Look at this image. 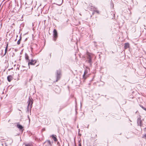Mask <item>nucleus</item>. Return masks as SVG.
<instances>
[{
    "instance_id": "nucleus-1",
    "label": "nucleus",
    "mask_w": 146,
    "mask_h": 146,
    "mask_svg": "<svg viewBox=\"0 0 146 146\" xmlns=\"http://www.w3.org/2000/svg\"><path fill=\"white\" fill-rule=\"evenodd\" d=\"M86 55V62L89 63L90 66H92L93 63V55L88 52L87 53Z\"/></svg>"
},
{
    "instance_id": "nucleus-2",
    "label": "nucleus",
    "mask_w": 146,
    "mask_h": 146,
    "mask_svg": "<svg viewBox=\"0 0 146 146\" xmlns=\"http://www.w3.org/2000/svg\"><path fill=\"white\" fill-rule=\"evenodd\" d=\"M28 103V106L27 107V110L29 111V108L31 109L32 107V104H33V99L32 98H31L30 97L29 98L28 101L27 102Z\"/></svg>"
},
{
    "instance_id": "nucleus-3",
    "label": "nucleus",
    "mask_w": 146,
    "mask_h": 146,
    "mask_svg": "<svg viewBox=\"0 0 146 146\" xmlns=\"http://www.w3.org/2000/svg\"><path fill=\"white\" fill-rule=\"evenodd\" d=\"M56 82H57L60 78L61 76V72L60 70H57L56 74Z\"/></svg>"
},
{
    "instance_id": "nucleus-4",
    "label": "nucleus",
    "mask_w": 146,
    "mask_h": 146,
    "mask_svg": "<svg viewBox=\"0 0 146 146\" xmlns=\"http://www.w3.org/2000/svg\"><path fill=\"white\" fill-rule=\"evenodd\" d=\"M36 63V60H35L31 59V60H29L28 61V65L29 66V68H30L29 65H34L35 63Z\"/></svg>"
},
{
    "instance_id": "nucleus-5",
    "label": "nucleus",
    "mask_w": 146,
    "mask_h": 146,
    "mask_svg": "<svg viewBox=\"0 0 146 146\" xmlns=\"http://www.w3.org/2000/svg\"><path fill=\"white\" fill-rule=\"evenodd\" d=\"M53 36L54 37L53 40L55 41L58 37V33L56 30L54 29L53 31Z\"/></svg>"
},
{
    "instance_id": "nucleus-6",
    "label": "nucleus",
    "mask_w": 146,
    "mask_h": 146,
    "mask_svg": "<svg viewBox=\"0 0 146 146\" xmlns=\"http://www.w3.org/2000/svg\"><path fill=\"white\" fill-rule=\"evenodd\" d=\"M17 127L18 128H19L20 130L22 131V132L24 130V129H23V126L22 125H20L19 123H17Z\"/></svg>"
},
{
    "instance_id": "nucleus-7",
    "label": "nucleus",
    "mask_w": 146,
    "mask_h": 146,
    "mask_svg": "<svg viewBox=\"0 0 146 146\" xmlns=\"http://www.w3.org/2000/svg\"><path fill=\"white\" fill-rule=\"evenodd\" d=\"M88 73V70L87 69H86L85 70L84 74L83 75V78L84 79H86L87 77L88 76V75L87 74Z\"/></svg>"
},
{
    "instance_id": "nucleus-8",
    "label": "nucleus",
    "mask_w": 146,
    "mask_h": 146,
    "mask_svg": "<svg viewBox=\"0 0 146 146\" xmlns=\"http://www.w3.org/2000/svg\"><path fill=\"white\" fill-rule=\"evenodd\" d=\"M137 124L138 125H139L140 126L142 125V121L141 118H139L137 119Z\"/></svg>"
},
{
    "instance_id": "nucleus-9",
    "label": "nucleus",
    "mask_w": 146,
    "mask_h": 146,
    "mask_svg": "<svg viewBox=\"0 0 146 146\" xmlns=\"http://www.w3.org/2000/svg\"><path fill=\"white\" fill-rule=\"evenodd\" d=\"M56 135H52L51 137H52V139H53L54 141L55 142L57 141V139L56 137Z\"/></svg>"
},
{
    "instance_id": "nucleus-10",
    "label": "nucleus",
    "mask_w": 146,
    "mask_h": 146,
    "mask_svg": "<svg viewBox=\"0 0 146 146\" xmlns=\"http://www.w3.org/2000/svg\"><path fill=\"white\" fill-rule=\"evenodd\" d=\"M129 47V43H125L124 46L125 49H127Z\"/></svg>"
},
{
    "instance_id": "nucleus-11",
    "label": "nucleus",
    "mask_w": 146,
    "mask_h": 146,
    "mask_svg": "<svg viewBox=\"0 0 146 146\" xmlns=\"http://www.w3.org/2000/svg\"><path fill=\"white\" fill-rule=\"evenodd\" d=\"M13 79V78L11 76H9L7 77L8 81L9 82H10Z\"/></svg>"
},
{
    "instance_id": "nucleus-12",
    "label": "nucleus",
    "mask_w": 146,
    "mask_h": 146,
    "mask_svg": "<svg viewBox=\"0 0 146 146\" xmlns=\"http://www.w3.org/2000/svg\"><path fill=\"white\" fill-rule=\"evenodd\" d=\"M8 43L7 44V46L5 48V53L3 55H1V57H3V56H4L5 54H6L7 49L8 48Z\"/></svg>"
},
{
    "instance_id": "nucleus-13",
    "label": "nucleus",
    "mask_w": 146,
    "mask_h": 146,
    "mask_svg": "<svg viewBox=\"0 0 146 146\" xmlns=\"http://www.w3.org/2000/svg\"><path fill=\"white\" fill-rule=\"evenodd\" d=\"M47 143L48 146H51V145H52L51 143L49 140H47L45 142V143Z\"/></svg>"
},
{
    "instance_id": "nucleus-14",
    "label": "nucleus",
    "mask_w": 146,
    "mask_h": 146,
    "mask_svg": "<svg viewBox=\"0 0 146 146\" xmlns=\"http://www.w3.org/2000/svg\"><path fill=\"white\" fill-rule=\"evenodd\" d=\"M25 58L26 60L28 61H29V60H30L29 59V57L28 54L26 53L25 54Z\"/></svg>"
},
{
    "instance_id": "nucleus-15",
    "label": "nucleus",
    "mask_w": 146,
    "mask_h": 146,
    "mask_svg": "<svg viewBox=\"0 0 146 146\" xmlns=\"http://www.w3.org/2000/svg\"><path fill=\"white\" fill-rule=\"evenodd\" d=\"M21 39H19V40L17 42V44H18V45H19L20 44V41H21Z\"/></svg>"
},
{
    "instance_id": "nucleus-16",
    "label": "nucleus",
    "mask_w": 146,
    "mask_h": 146,
    "mask_svg": "<svg viewBox=\"0 0 146 146\" xmlns=\"http://www.w3.org/2000/svg\"><path fill=\"white\" fill-rule=\"evenodd\" d=\"M140 106L142 109L146 111V108H145V107H143L141 105Z\"/></svg>"
},
{
    "instance_id": "nucleus-17",
    "label": "nucleus",
    "mask_w": 146,
    "mask_h": 146,
    "mask_svg": "<svg viewBox=\"0 0 146 146\" xmlns=\"http://www.w3.org/2000/svg\"><path fill=\"white\" fill-rule=\"evenodd\" d=\"M94 12H96V13H97L99 14V11H98V10H94Z\"/></svg>"
},
{
    "instance_id": "nucleus-18",
    "label": "nucleus",
    "mask_w": 146,
    "mask_h": 146,
    "mask_svg": "<svg viewBox=\"0 0 146 146\" xmlns=\"http://www.w3.org/2000/svg\"><path fill=\"white\" fill-rule=\"evenodd\" d=\"M3 50H1V53L0 54V55L1 56V55H3Z\"/></svg>"
},
{
    "instance_id": "nucleus-19",
    "label": "nucleus",
    "mask_w": 146,
    "mask_h": 146,
    "mask_svg": "<svg viewBox=\"0 0 146 146\" xmlns=\"http://www.w3.org/2000/svg\"><path fill=\"white\" fill-rule=\"evenodd\" d=\"M146 137V134H144L143 135V136L142 137H143V138H145V137Z\"/></svg>"
},
{
    "instance_id": "nucleus-20",
    "label": "nucleus",
    "mask_w": 146,
    "mask_h": 146,
    "mask_svg": "<svg viewBox=\"0 0 146 146\" xmlns=\"http://www.w3.org/2000/svg\"><path fill=\"white\" fill-rule=\"evenodd\" d=\"M64 108V107H63L62 108H60L59 109V111H60L62 108Z\"/></svg>"
},
{
    "instance_id": "nucleus-21",
    "label": "nucleus",
    "mask_w": 146,
    "mask_h": 146,
    "mask_svg": "<svg viewBox=\"0 0 146 146\" xmlns=\"http://www.w3.org/2000/svg\"><path fill=\"white\" fill-rule=\"evenodd\" d=\"M25 146H31L29 144H27V145H26Z\"/></svg>"
},
{
    "instance_id": "nucleus-22",
    "label": "nucleus",
    "mask_w": 146,
    "mask_h": 146,
    "mask_svg": "<svg viewBox=\"0 0 146 146\" xmlns=\"http://www.w3.org/2000/svg\"><path fill=\"white\" fill-rule=\"evenodd\" d=\"M78 146H81V143H79L78 144Z\"/></svg>"
},
{
    "instance_id": "nucleus-23",
    "label": "nucleus",
    "mask_w": 146,
    "mask_h": 146,
    "mask_svg": "<svg viewBox=\"0 0 146 146\" xmlns=\"http://www.w3.org/2000/svg\"><path fill=\"white\" fill-rule=\"evenodd\" d=\"M144 131H146V127L144 128Z\"/></svg>"
},
{
    "instance_id": "nucleus-24",
    "label": "nucleus",
    "mask_w": 146,
    "mask_h": 146,
    "mask_svg": "<svg viewBox=\"0 0 146 146\" xmlns=\"http://www.w3.org/2000/svg\"><path fill=\"white\" fill-rule=\"evenodd\" d=\"M21 38H22V37L21 36H20V39H21Z\"/></svg>"
},
{
    "instance_id": "nucleus-25",
    "label": "nucleus",
    "mask_w": 146,
    "mask_h": 146,
    "mask_svg": "<svg viewBox=\"0 0 146 146\" xmlns=\"http://www.w3.org/2000/svg\"><path fill=\"white\" fill-rule=\"evenodd\" d=\"M27 38H26L25 39V41H27Z\"/></svg>"
},
{
    "instance_id": "nucleus-26",
    "label": "nucleus",
    "mask_w": 146,
    "mask_h": 146,
    "mask_svg": "<svg viewBox=\"0 0 146 146\" xmlns=\"http://www.w3.org/2000/svg\"><path fill=\"white\" fill-rule=\"evenodd\" d=\"M86 68H87V69H89V68H88V67H86Z\"/></svg>"
},
{
    "instance_id": "nucleus-27",
    "label": "nucleus",
    "mask_w": 146,
    "mask_h": 146,
    "mask_svg": "<svg viewBox=\"0 0 146 146\" xmlns=\"http://www.w3.org/2000/svg\"><path fill=\"white\" fill-rule=\"evenodd\" d=\"M62 3V2L60 4L58 5H61V4Z\"/></svg>"
},
{
    "instance_id": "nucleus-28",
    "label": "nucleus",
    "mask_w": 146,
    "mask_h": 146,
    "mask_svg": "<svg viewBox=\"0 0 146 146\" xmlns=\"http://www.w3.org/2000/svg\"><path fill=\"white\" fill-rule=\"evenodd\" d=\"M113 2H111V4H113Z\"/></svg>"
},
{
    "instance_id": "nucleus-29",
    "label": "nucleus",
    "mask_w": 146,
    "mask_h": 146,
    "mask_svg": "<svg viewBox=\"0 0 146 146\" xmlns=\"http://www.w3.org/2000/svg\"><path fill=\"white\" fill-rule=\"evenodd\" d=\"M92 14H93H93H94V13H93Z\"/></svg>"
},
{
    "instance_id": "nucleus-30",
    "label": "nucleus",
    "mask_w": 146,
    "mask_h": 146,
    "mask_svg": "<svg viewBox=\"0 0 146 146\" xmlns=\"http://www.w3.org/2000/svg\"><path fill=\"white\" fill-rule=\"evenodd\" d=\"M5 146H7V145H6Z\"/></svg>"
}]
</instances>
